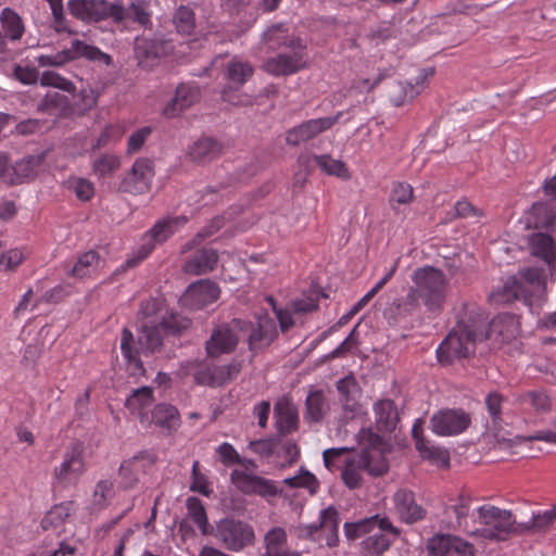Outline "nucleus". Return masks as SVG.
Wrapping results in <instances>:
<instances>
[{"instance_id": "c03bdc74", "label": "nucleus", "mask_w": 556, "mask_h": 556, "mask_svg": "<svg viewBox=\"0 0 556 556\" xmlns=\"http://www.w3.org/2000/svg\"><path fill=\"white\" fill-rule=\"evenodd\" d=\"M417 450L421 457L439 467L450 466V453L446 448L432 444L429 440H419Z\"/></svg>"}, {"instance_id": "f8f14e48", "label": "nucleus", "mask_w": 556, "mask_h": 556, "mask_svg": "<svg viewBox=\"0 0 556 556\" xmlns=\"http://www.w3.org/2000/svg\"><path fill=\"white\" fill-rule=\"evenodd\" d=\"M248 328L249 324L241 319H233L229 324L217 326L206 341L207 355L215 357L224 353H231L239 340L244 337L243 331Z\"/></svg>"}, {"instance_id": "ddd939ff", "label": "nucleus", "mask_w": 556, "mask_h": 556, "mask_svg": "<svg viewBox=\"0 0 556 556\" xmlns=\"http://www.w3.org/2000/svg\"><path fill=\"white\" fill-rule=\"evenodd\" d=\"M84 56L91 61L103 62L104 64L111 63V56L100 49L89 46L84 41L74 40L71 48L59 51L52 54H40L36 58L38 65L46 66H62L68 61Z\"/></svg>"}, {"instance_id": "de8ad7c7", "label": "nucleus", "mask_w": 556, "mask_h": 556, "mask_svg": "<svg viewBox=\"0 0 556 556\" xmlns=\"http://www.w3.org/2000/svg\"><path fill=\"white\" fill-rule=\"evenodd\" d=\"M314 160L327 175L336 176L343 180L350 179L351 174L342 161L336 160L329 154L315 155Z\"/></svg>"}, {"instance_id": "bf43d9fd", "label": "nucleus", "mask_w": 556, "mask_h": 556, "mask_svg": "<svg viewBox=\"0 0 556 556\" xmlns=\"http://www.w3.org/2000/svg\"><path fill=\"white\" fill-rule=\"evenodd\" d=\"M144 462L152 464L153 458L148 453H140L139 455L123 462L119 467V472L124 477L137 473L138 471L144 469Z\"/></svg>"}, {"instance_id": "ea45409f", "label": "nucleus", "mask_w": 556, "mask_h": 556, "mask_svg": "<svg viewBox=\"0 0 556 556\" xmlns=\"http://www.w3.org/2000/svg\"><path fill=\"white\" fill-rule=\"evenodd\" d=\"M393 397L384 399V432H392L400 421V414L405 406V399L400 391H392Z\"/></svg>"}, {"instance_id": "dca6fc26", "label": "nucleus", "mask_w": 556, "mask_h": 556, "mask_svg": "<svg viewBox=\"0 0 556 556\" xmlns=\"http://www.w3.org/2000/svg\"><path fill=\"white\" fill-rule=\"evenodd\" d=\"M470 424V414L460 408L441 409L430 418L431 430L444 437L463 433L468 429Z\"/></svg>"}, {"instance_id": "f3484780", "label": "nucleus", "mask_w": 556, "mask_h": 556, "mask_svg": "<svg viewBox=\"0 0 556 556\" xmlns=\"http://www.w3.org/2000/svg\"><path fill=\"white\" fill-rule=\"evenodd\" d=\"M476 344L475 339H470L454 327L438 348V358L441 363L451 364L455 359L469 357L475 353Z\"/></svg>"}, {"instance_id": "8fccbe9b", "label": "nucleus", "mask_w": 556, "mask_h": 556, "mask_svg": "<svg viewBox=\"0 0 556 556\" xmlns=\"http://www.w3.org/2000/svg\"><path fill=\"white\" fill-rule=\"evenodd\" d=\"M288 535L282 527H274L269 529L264 535L265 552L262 555H269L279 551L286 549Z\"/></svg>"}, {"instance_id": "2eb2a0df", "label": "nucleus", "mask_w": 556, "mask_h": 556, "mask_svg": "<svg viewBox=\"0 0 556 556\" xmlns=\"http://www.w3.org/2000/svg\"><path fill=\"white\" fill-rule=\"evenodd\" d=\"M339 522L338 510L333 506H329L320 511L318 523L302 526L299 529V535L317 541V533L323 531L327 546L333 547L339 542Z\"/></svg>"}, {"instance_id": "412c9836", "label": "nucleus", "mask_w": 556, "mask_h": 556, "mask_svg": "<svg viewBox=\"0 0 556 556\" xmlns=\"http://www.w3.org/2000/svg\"><path fill=\"white\" fill-rule=\"evenodd\" d=\"M433 556H475V546L464 539L451 534H437L427 543Z\"/></svg>"}, {"instance_id": "13d9d810", "label": "nucleus", "mask_w": 556, "mask_h": 556, "mask_svg": "<svg viewBox=\"0 0 556 556\" xmlns=\"http://www.w3.org/2000/svg\"><path fill=\"white\" fill-rule=\"evenodd\" d=\"M121 166L119 159L115 155L104 154L93 160L92 168L93 172L99 176H106L115 170H117Z\"/></svg>"}, {"instance_id": "9d476101", "label": "nucleus", "mask_w": 556, "mask_h": 556, "mask_svg": "<svg viewBox=\"0 0 556 556\" xmlns=\"http://www.w3.org/2000/svg\"><path fill=\"white\" fill-rule=\"evenodd\" d=\"M433 68H416L415 74H405V79H391L387 84V98L393 106L410 103L425 88L426 81L433 76Z\"/></svg>"}, {"instance_id": "e2e57ef3", "label": "nucleus", "mask_w": 556, "mask_h": 556, "mask_svg": "<svg viewBox=\"0 0 556 556\" xmlns=\"http://www.w3.org/2000/svg\"><path fill=\"white\" fill-rule=\"evenodd\" d=\"M199 467L200 463L198 460H194L192 464V482L190 484V490L193 492H198L204 496H210L213 491L210 488L206 477L200 471Z\"/></svg>"}, {"instance_id": "a878e982", "label": "nucleus", "mask_w": 556, "mask_h": 556, "mask_svg": "<svg viewBox=\"0 0 556 556\" xmlns=\"http://www.w3.org/2000/svg\"><path fill=\"white\" fill-rule=\"evenodd\" d=\"M393 503L396 514L406 523H414L426 516V510L415 502V495L409 490H397Z\"/></svg>"}, {"instance_id": "473e14b6", "label": "nucleus", "mask_w": 556, "mask_h": 556, "mask_svg": "<svg viewBox=\"0 0 556 556\" xmlns=\"http://www.w3.org/2000/svg\"><path fill=\"white\" fill-rule=\"evenodd\" d=\"M43 155H28L16 162L11 166V174L9 175V182L12 185L21 184L26 179L36 176L38 168L42 164Z\"/></svg>"}, {"instance_id": "09e8293b", "label": "nucleus", "mask_w": 556, "mask_h": 556, "mask_svg": "<svg viewBox=\"0 0 556 556\" xmlns=\"http://www.w3.org/2000/svg\"><path fill=\"white\" fill-rule=\"evenodd\" d=\"M283 483L292 489H306L311 494H315L319 489L317 478L305 468H301L295 476L286 478Z\"/></svg>"}, {"instance_id": "cd10ccee", "label": "nucleus", "mask_w": 556, "mask_h": 556, "mask_svg": "<svg viewBox=\"0 0 556 556\" xmlns=\"http://www.w3.org/2000/svg\"><path fill=\"white\" fill-rule=\"evenodd\" d=\"M199 97L200 91L198 87L181 84L177 87L174 99L163 109V114L168 118L175 117L193 105L199 100Z\"/></svg>"}, {"instance_id": "7ed1b4c3", "label": "nucleus", "mask_w": 556, "mask_h": 556, "mask_svg": "<svg viewBox=\"0 0 556 556\" xmlns=\"http://www.w3.org/2000/svg\"><path fill=\"white\" fill-rule=\"evenodd\" d=\"M546 289L545 275L542 268H526L519 271L518 277L508 278L503 286L493 290L489 300L496 305L508 304L521 300L532 307L539 305Z\"/></svg>"}, {"instance_id": "4468645a", "label": "nucleus", "mask_w": 556, "mask_h": 556, "mask_svg": "<svg viewBox=\"0 0 556 556\" xmlns=\"http://www.w3.org/2000/svg\"><path fill=\"white\" fill-rule=\"evenodd\" d=\"M85 469L84 445L74 442L65 451L61 464L54 468L53 477L60 485L67 486L75 484Z\"/></svg>"}, {"instance_id": "052dcab7", "label": "nucleus", "mask_w": 556, "mask_h": 556, "mask_svg": "<svg viewBox=\"0 0 556 556\" xmlns=\"http://www.w3.org/2000/svg\"><path fill=\"white\" fill-rule=\"evenodd\" d=\"M522 404L531 405L536 412H546L551 408L549 397L542 391L527 392L519 397Z\"/></svg>"}, {"instance_id": "58836bf2", "label": "nucleus", "mask_w": 556, "mask_h": 556, "mask_svg": "<svg viewBox=\"0 0 556 556\" xmlns=\"http://www.w3.org/2000/svg\"><path fill=\"white\" fill-rule=\"evenodd\" d=\"M306 412L304 418L311 422L320 421L327 414L329 406L321 390H312L305 401Z\"/></svg>"}, {"instance_id": "774afa93", "label": "nucleus", "mask_w": 556, "mask_h": 556, "mask_svg": "<svg viewBox=\"0 0 556 556\" xmlns=\"http://www.w3.org/2000/svg\"><path fill=\"white\" fill-rule=\"evenodd\" d=\"M415 305V299L412 294V292H407L406 296L401 300H395L390 308L389 312L391 313L390 318H392L394 321L397 320V317L404 316L408 314Z\"/></svg>"}, {"instance_id": "6e6d98bb", "label": "nucleus", "mask_w": 556, "mask_h": 556, "mask_svg": "<svg viewBox=\"0 0 556 556\" xmlns=\"http://www.w3.org/2000/svg\"><path fill=\"white\" fill-rule=\"evenodd\" d=\"M556 520V508L533 516L530 522H520V533L542 531Z\"/></svg>"}, {"instance_id": "2f4dec72", "label": "nucleus", "mask_w": 556, "mask_h": 556, "mask_svg": "<svg viewBox=\"0 0 556 556\" xmlns=\"http://www.w3.org/2000/svg\"><path fill=\"white\" fill-rule=\"evenodd\" d=\"M218 262L217 252L213 249H202L192 255L182 266L186 274L203 275L212 271Z\"/></svg>"}, {"instance_id": "49530a36", "label": "nucleus", "mask_w": 556, "mask_h": 556, "mask_svg": "<svg viewBox=\"0 0 556 556\" xmlns=\"http://www.w3.org/2000/svg\"><path fill=\"white\" fill-rule=\"evenodd\" d=\"M186 507L189 517L198 526L201 533L204 535L211 534L214 528L210 526L206 510L202 501L195 496L188 497L186 501Z\"/></svg>"}, {"instance_id": "423d86ee", "label": "nucleus", "mask_w": 556, "mask_h": 556, "mask_svg": "<svg viewBox=\"0 0 556 556\" xmlns=\"http://www.w3.org/2000/svg\"><path fill=\"white\" fill-rule=\"evenodd\" d=\"M476 522L480 527L473 529L470 535L490 541H504L510 534H520L522 529L510 510L493 505L479 507Z\"/></svg>"}, {"instance_id": "393cba45", "label": "nucleus", "mask_w": 556, "mask_h": 556, "mask_svg": "<svg viewBox=\"0 0 556 556\" xmlns=\"http://www.w3.org/2000/svg\"><path fill=\"white\" fill-rule=\"evenodd\" d=\"M240 372L239 364H227L199 369L194 374V381L201 386L220 387L233 380Z\"/></svg>"}, {"instance_id": "603ef678", "label": "nucleus", "mask_w": 556, "mask_h": 556, "mask_svg": "<svg viewBox=\"0 0 556 556\" xmlns=\"http://www.w3.org/2000/svg\"><path fill=\"white\" fill-rule=\"evenodd\" d=\"M125 11L126 15L124 21L131 20L144 27L151 25V13L149 11V5L146 1H134L129 4V7H125Z\"/></svg>"}, {"instance_id": "4d7b16f0", "label": "nucleus", "mask_w": 556, "mask_h": 556, "mask_svg": "<svg viewBox=\"0 0 556 556\" xmlns=\"http://www.w3.org/2000/svg\"><path fill=\"white\" fill-rule=\"evenodd\" d=\"M319 295L317 292L303 293L300 298L291 301V308L295 314L303 315L318 308Z\"/></svg>"}, {"instance_id": "b1692460", "label": "nucleus", "mask_w": 556, "mask_h": 556, "mask_svg": "<svg viewBox=\"0 0 556 556\" xmlns=\"http://www.w3.org/2000/svg\"><path fill=\"white\" fill-rule=\"evenodd\" d=\"M249 328L243 331L248 338L250 350H258L268 346L277 337V327L275 320L268 315H262L257 318L256 327L250 321Z\"/></svg>"}, {"instance_id": "39448f33", "label": "nucleus", "mask_w": 556, "mask_h": 556, "mask_svg": "<svg viewBox=\"0 0 556 556\" xmlns=\"http://www.w3.org/2000/svg\"><path fill=\"white\" fill-rule=\"evenodd\" d=\"M283 30L282 24L273 25L263 37L266 41H277L278 45L292 48L289 52H281L269 58L263 65L266 73L274 76H288L294 74L306 66L304 46L299 38H292L280 42V33Z\"/></svg>"}, {"instance_id": "69168bd1", "label": "nucleus", "mask_w": 556, "mask_h": 556, "mask_svg": "<svg viewBox=\"0 0 556 556\" xmlns=\"http://www.w3.org/2000/svg\"><path fill=\"white\" fill-rule=\"evenodd\" d=\"M40 84L47 87H54L64 91L74 90L73 83L62 77L55 72L47 71L43 72L40 77Z\"/></svg>"}, {"instance_id": "c85d7f7f", "label": "nucleus", "mask_w": 556, "mask_h": 556, "mask_svg": "<svg viewBox=\"0 0 556 556\" xmlns=\"http://www.w3.org/2000/svg\"><path fill=\"white\" fill-rule=\"evenodd\" d=\"M531 254L542 258L552 269L556 268V241L547 233L534 232L529 236Z\"/></svg>"}, {"instance_id": "f03ea898", "label": "nucleus", "mask_w": 556, "mask_h": 556, "mask_svg": "<svg viewBox=\"0 0 556 556\" xmlns=\"http://www.w3.org/2000/svg\"><path fill=\"white\" fill-rule=\"evenodd\" d=\"M359 454L352 456L345 463L341 477L350 489L362 484V472L378 477L382 473V439L379 427L363 428L358 433Z\"/></svg>"}, {"instance_id": "9b49d317", "label": "nucleus", "mask_w": 556, "mask_h": 556, "mask_svg": "<svg viewBox=\"0 0 556 556\" xmlns=\"http://www.w3.org/2000/svg\"><path fill=\"white\" fill-rule=\"evenodd\" d=\"M343 530L350 541L365 536L363 548L367 556L382 554V517L378 514L357 522H345Z\"/></svg>"}, {"instance_id": "f704fd0d", "label": "nucleus", "mask_w": 556, "mask_h": 556, "mask_svg": "<svg viewBox=\"0 0 556 556\" xmlns=\"http://www.w3.org/2000/svg\"><path fill=\"white\" fill-rule=\"evenodd\" d=\"M278 429L282 433H289L296 429L299 422L298 410L288 400H279L274 407Z\"/></svg>"}, {"instance_id": "5701e85b", "label": "nucleus", "mask_w": 556, "mask_h": 556, "mask_svg": "<svg viewBox=\"0 0 556 556\" xmlns=\"http://www.w3.org/2000/svg\"><path fill=\"white\" fill-rule=\"evenodd\" d=\"M230 479L236 488L244 494H257L261 496L277 494V488L273 481L253 475L248 467L232 470Z\"/></svg>"}, {"instance_id": "1a4fd4ad", "label": "nucleus", "mask_w": 556, "mask_h": 556, "mask_svg": "<svg viewBox=\"0 0 556 556\" xmlns=\"http://www.w3.org/2000/svg\"><path fill=\"white\" fill-rule=\"evenodd\" d=\"M67 9L71 15L88 23L106 18H112L115 23H122L126 15L125 7L121 1L70 0Z\"/></svg>"}, {"instance_id": "f257e3e1", "label": "nucleus", "mask_w": 556, "mask_h": 556, "mask_svg": "<svg viewBox=\"0 0 556 556\" xmlns=\"http://www.w3.org/2000/svg\"><path fill=\"white\" fill-rule=\"evenodd\" d=\"M155 308L156 304L154 301L147 302L142 305L141 313L144 316V320L141 324V331L138 339H135L131 331L127 328H124L122 331L121 351L134 376H140L144 372L139 355L152 354L159 350L162 344L161 327H168L157 319H150L152 313H156Z\"/></svg>"}, {"instance_id": "7c9ffc66", "label": "nucleus", "mask_w": 556, "mask_h": 556, "mask_svg": "<svg viewBox=\"0 0 556 556\" xmlns=\"http://www.w3.org/2000/svg\"><path fill=\"white\" fill-rule=\"evenodd\" d=\"M2 47L5 39L16 42L22 39L26 31L23 18L11 8H4L0 13Z\"/></svg>"}, {"instance_id": "6ab92c4d", "label": "nucleus", "mask_w": 556, "mask_h": 556, "mask_svg": "<svg viewBox=\"0 0 556 556\" xmlns=\"http://www.w3.org/2000/svg\"><path fill=\"white\" fill-rule=\"evenodd\" d=\"M153 176L152 162L148 159H139L123 179L119 189L131 194L146 193L150 190Z\"/></svg>"}, {"instance_id": "79ce46f5", "label": "nucleus", "mask_w": 556, "mask_h": 556, "mask_svg": "<svg viewBox=\"0 0 556 556\" xmlns=\"http://www.w3.org/2000/svg\"><path fill=\"white\" fill-rule=\"evenodd\" d=\"M220 152V144L212 138L197 140L189 148V156L198 163L208 162L215 159Z\"/></svg>"}, {"instance_id": "5fc2aeb1", "label": "nucleus", "mask_w": 556, "mask_h": 556, "mask_svg": "<svg viewBox=\"0 0 556 556\" xmlns=\"http://www.w3.org/2000/svg\"><path fill=\"white\" fill-rule=\"evenodd\" d=\"M114 495V484L111 480H100L92 494V506L96 509L104 508Z\"/></svg>"}, {"instance_id": "bb28decb", "label": "nucleus", "mask_w": 556, "mask_h": 556, "mask_svg": "<svg viewBox=\"0 0 556 556\" xmlns=\"http://www.w3.org/2000/svg\"><path fill=\"white\" fill-rule=\"evenodd\" d=\"M172 50V42L161 35H155L152 38H136L135 40V53L141 61L161 58L168 54Z\"/></svg>"}, {"instance_id": "4c0bfd02", "label": "nucleus", "mask_w": 556, "mask_h": 556, "mask_svg": "<svg viewBox=\"0 0 556 556\" xmlns=\"http://www.w3.org/2000/svg\"><path fill=\"white\" fill-rule=\"evenodd\" d=\"M38 110L55 116L68 115L72 112L71 101L60 91H50L38 104Z\"/></svg>"}, {"instance_id": "0eeeda50", "label": "nucleus", "mask_w": 556, "mask_h": 556, "mask_svg": "<svg viewBox=\"0 0 556 556\" xmlns=\"http://www.w3.org/2000/svg\"><path fill=\"white\" fill-rule=\"evenodd\" d=\"M211 534L225 549L235 553L242 552L255 542V532L252 525L232 517L217 521Z\"/></svg>"}, {"instance_id": "aec40b11", "label": "nucleus", "mask_w": 556, "mask_h": 556, "mask_svg": "<svg viewBox=\"0 0 556 556\" xmlns=\"http://www.w3.org/2000/svg\"><path fill=\"white\" fill-rule=\"evenodd\" d=\"M342 113L339 112L333 116L309 119L301 125L293 127L286 135V141L290 146H299L302 142L314 139L319 134L330 129L339 122Z\"/></svg>"}, {"instance_id": "864d4df0", "label": "nucleus", "mask_w": 556, "mask_h": 556, "mask_svg": "<svg viewBox=\"0 0 556 556\" xmlns=\"http://www.w3.org/2000/svg\"><path fill=\"white\" fill-rule=\"evenodd\" d=\"M173 22L178 33L191 34L195 26L192 9L186 5L179 7L174 13Z\"/></svg>"}, {"instance_id": "a211bd4d", "label": "nucleus", "mask_w": 556, "mask_h": 556, "mask_svg": "<svg viewBox=\"0 0 556 556\" xmlns=\"http://www.w3.org/2000/svg\"><path fill=\"white\" fill-rule=\"evenodd\" d=\"M505 400L504 395L493 391L485 396V406L491 417L490 431L494 442L500 446H511V443L520 438L513 435V433L505 430L502 425V406Z\"/></svg>"}, {"instance_id": "e433bc0d", "label": "nucleus", "mask_w": 556, "mask_h": 556, "mask_svg": "<svg viewBox=\"0 0 556 556\" xmlns=\"http://www.w3.org/2000/svg\"><path fill=\"white\" fill-rule=\"evenodd\" d=\"M337 390L340 402L345 410L356 412L358 409V397L361 390L353 376H346L337 382Z\"/></svg>"}, {"instance_id": "c756f323", "label": "nucleus", "mask_w": 556, "mask_h": 556, "mask_svg": "<svg viewBox=\"0 0 556 556\" xmlns=\"http://www.w3.org/2000/svg\"><path fill=\"white\" fill-rule=\"evenodd\" d=\"M142 425L144 427L156 425L168 430L175 429L179 425L178 410L170 404H157L148 413V415L142 417Z\"/></svg>"}, {"instance_id": "a18cd8bd", "label": "nucleus", "mask_w": 556, "mask_h": 556, "mask_svg": "<svg viewBox=\"0 0 556 556\" xmlns=\"http://www.w3.org/2000/svg\"><path fill=\"white\" fill-rule=\"evenodd\" d=\"M186 216L170 217L165 220L157 223L149 233L150 240L156 243L164 242L173 233H175L180 227L187 223Z\"/></svg>"}, {"instance_id": "c9c22d12", "label": "nucleus", "mask_w": 556, "mask_h": 556, "mask_svg": "<svg viewBox=\"0 0 556 556\" xmlns=\"http://www.w3.org/2000/svg\"><path fill=\"white\" fill-rule=\"evenodd\" d=\"M105 262L99 253L90 250L81 254L71 270V275L76 278H86L96 275Z\"/></svg>"}, {"instance_id": "338daca9", "label": "nucleus", "mask_w": 556, "mask_h": 556, "mask_svg": "<svg viewBox=\"0 0 556 556\" xmlns=\"http://www.w3.org/2000/svg\"><path fill=\"white\" fill-rule=\"evenodd\" d=\"M26 255L21 249H11L0 256V268L3 270H14L23 263Z\"/></svg>"}, {"instance_id": "0e129e2a", "label": "nucleus", "mask_w": 556, "mask_h": 556, "mask_svg": "<svg viewBox=\"0 0 556 556\" xmlns=\"http://www.w3.org/2000/svg\"><path fill=\"white\" fill-rule=\"evenodd\" d=\"M70 189L81 201L90 200L94 194L93 184L85 178H72L68 181Z\"/></svg>"}, {"instance_id": "72a5a7b5", "label": "nucleus", "mask_w": 556, "mask_h": 556, "mask_svg": "<svg viewBox=\"0 0 556 556\" xmlns=\"http://www.w3.org/2000/svg\"><path fill=\"white\" fill-rule=\"evenodd\" d=\"M153 401V389L150 387H142L131 392L126 400V406L142 424V417L148 415L151 410L150 407Z\"/></svg>"}, {"instance_id": "6e6552de", "label": "nucleus", "mask_w": 556, "mask_h": 556, "mask_svg": "<svg viewBox=\"0 0 556 556\" xmlns=\"http://www.w3.org/2000/svg\"><path fill=\"white\" fill-rule=\"evenodd\" d=\"M415 292L429 311L441 309L445 300L446 279L444 274L433 267L419 268L414 274Z\"/></svg>"}, {"instance_id": "37998d69", "label": "nucleus", "mask_w": 556, "mask_h": 556, "mask_svg": "<svg viewBox=\"0 0 556 556\" xmlns=\"http://www.w3.org/2000/svg\"><path fill=\"white\" fill-rule=\"evenodd\" d=\"M530 216L535 228L553 229L556 226V204L534 203Z\"/></svg>"}, {"instance_id": "3c124183", "label": "nucleus", "mask_w": 556, "mask_h": 556, "mask_svg": "<svg viewBox=\"0 0 556 556\" xmlns=\"http://www.w3.org/2000/svg\"><path fill=\"white\" fill-rule=\"evenodd\" d=\"M71 503H62L53 506L41 520V527L45 530L56 529L72 514Z\"/></svg>"}, {"instance_id": "4be33fe9", "label": "nucleus", "mask_w": 556, "mask_h": 556, "mask_svg": "<svg viewBox=\"0 0 556 556\" xmlns=\"http://www.w3.org/2000/svg\"><path fill=\"white\" fill-rule=\"evenodd\" d=\"M218 286L211 280H199L191 283L180 298L182 306L190 309H201L219 298Z\"/></svg>"}, {"instance_id": "a19ab883", "label": "nucleus", "mask_w": 556, "mask_h": 556, "mask_svg": "<svg viewBox=\"0 0 556 556\" xmlns=\"http://www.w3.org/2000/svg\"><path fill=\"white\" fill-rule=\"evenodd\" d=\"M253 66L239 58H233L226 65V79L228 83L239 88L253 75Z\"/></svg>"}, {"instance_id": "20e7f679", "label": "nucleus", "mask_w": 556, "mask_h": 556, "mask_svg": "<svg viewBox=\"0 0 556 556\" xmlns=\"http://www.w3.org/2000/svg\"><path fill=\"white\" fill-rule=\"evenodd\" d=\"M477 342L486 340L491 331H496L502 340H510L518 333V325L514 316L503 315L489 320V316L476 305H465L464 313L455 326Z\"/></svg>"}, {"instance_id": "680f3d73", "label": "nucleus", "mask_w": 556, "mask_h": 556, "mask_svg": "<svg viewBox=\"0 0 556 556\" xmlns=\"http://www.w3.org/2000/svg\"><path fill=\"white\" fill-rule=\"evenodd\" d=\"M413 200V188L405 182H395L390 192L389 203L395 208V203L407 204Z\"/></svg>"}]
</instances>
